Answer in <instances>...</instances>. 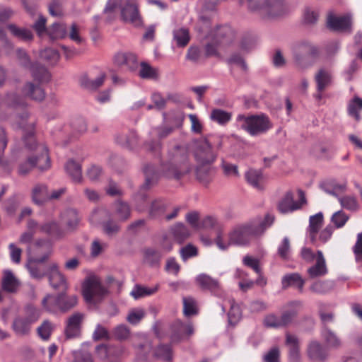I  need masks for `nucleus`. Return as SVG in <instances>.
<instances>
[{"mask_svg": "<svg viewBox=\"0 0 362 362\" xmlns=\"http://www.w3.org/2000/svg\"><path fill=\"white\" fill-rule=\"evenodd\" d=\"M173 39L178 47H184L189 42L190 36L187 28H181L173 30Z\"/></svg>", "mask_w": 362, "mask_h": 362, "instance_id": "49", "label": "nucleus"}, {"mask_svg": "<svg viewBox=\"0 0 362 362\" xmlns=\"http://www.w3.org/2000/svg\"><path fill=\"white\" fill-rule=\"evenodd\" d=\"M137 140V135L133 130L119 133L115 137V141L118 144L129 149L136 145Z\"/></svg>", "mask_w": 362, "mask_h": 362, "instance_id": "31", "label": "nucleus"}, {"mask_svg": "<svg viewBox=\"0 0 362 362\" xmlns=\"http://www.w3.org/2000/svg\"><path fill=\"white\" fill-rule=\"evenodd\" d=\"M180 254L182 259L185 262L189 258L194 257L198 255L197 247L191 243L187 244L180 250Z\"/></svg>", "mask_w": 362, "mask_h": 362, "instance_id": "60", "label": "nucleus"}, {"mask_svg": "<svg viewBox=\"0 0 362 362\" xmlns=\"http://www.w3.org/2000/svg\"><path fill=\"white\" fill-rule=\"evenodd\" d=\"M90 221L93 224H100L103 233L108 237L115 236L121 229L118 221L113 220L110 211L105 209L94 210Z\"/></svg>", "mask_w": 362, "mask_h": 362, "instance_id": "7", "label": "nucleus"}, {"mask_svg": "<svg viewBox=\"0 0 362 362\" xmlns=\"http://www.w3.org/2000/svg\"><path fill=\"white\" fill-rule=\"evenodd\" d=\"M72 362H93L91 354L85 351H75L73 352Z\"/></svg>", "mask_w": 362, "mask_h": 362, "instance_id": "64", "label": "nucleus"}, {"mask_svg": "<svg viewBox=\"0 0 362 362\" xmlns=\"http://www.w3.org/2000/svg\"><path fill=\"white\" fill-rule=\"evenodd\" d=\"M158 290V286L154 288H146L140 286H136L131 292V295L135 298L138 299L141 297L150 296L156 293Z\"/></svg>", "mask_w": 362, "mask_h": 362, "instance_id": "61", "label": "nucleus"}, {"mask_svg": "<svg viewBox=\"0 0 362 362\" xmlns=\"http://www.w3.org/2000/svg\"><path fill=\"white\" fill-rule=\"evenodd\" d=\"M274 216L270 214L265 215L264 218H257L248 222L235 225L228 234V241L223 240V235L220 233L216 235L215 243L222 250L228 248L231 245L246 246L254 239L262 235L267 229L272 226L274 221Z\"/></svg>", "mask_w": 362, "mask_h": 362, "instance_id": "3", "label": "nucleus"}, {"mask_svg": "<svg viewBox=\"0 0 362 362\" xmlns=\"http://www.w3.org/2000/svg\"><path fill=\"white\" fill-rule=\"evenodd\" d=\"M361 110H362V99L356 96L349 102L348 106L349 115L358 121L360 119L359 111Z\"/></svg>", "mask_w": 362, "mask_h": 362, "instance_id": "54", "label": "nucleus"}, {"mask_svg": "<svg viewBox=\"0 0 362 362\" xmlns=\"http://www.w3.org/2000/svg\"><path fill=\"white\" fill-rule=\"evenodd\" d=\"M168 157L166 161L162 162L160 171L156 170L151 164L144 167V187L148 188L156 182L161 174L168 178L178 180L191 170V167L187 163L188 152L185 146H175L169 150Z\"/></svg>", "mask_w": 362, "mask_h": 362, "instance_id": "2", "label": "nucleus"}, {"mask_svg": "<svg viewBox=\"0 0 362 362\" xmlns=\"http://www.w3.org/2000/svg\"><path fill=\"white\" fill-rule=\"evenodd\" d=\"M28 310L30 313L28 317H18L13 322V329L18 335L28 334L30 332L31 324L35 322L40 317L38 310L33 307H28Z\"/></svg>", "mask_w": 362, "mask_h": 362, "instance_id": "12", "label": "nucleus"}, {"mask_svg": "<svg viewBox=\"0 0 362 362\" xmlns=\"http://www.w3.org/2000/svg\"><path fill=\"white\" fill-rule=\"evenodd\" d=\"M112 214L118 221L124 222L131 217L132 209L130 206L121 200H117L112 204Z\"/></svg>", "mask_w": 362, "mask_h": 362, "instance_id": "25", "label": "nucleus"}, {"mask_svg": "<svg viewBox=\"0 0 362 362\" xmlns=\"http://www.w3.org/2000/svg\"><path fill=\"white\" fill-rule=\"evenodd\" d=\"M211 163H198L196 168L197 179L204 185L208 184L212 179L213 170Z\"/></svg>", "mask_w": 362, "mask_h": 362, "instance_id": "35", "label": "nucleus"}, {"mask_svg": "<svg viewBox=\"0 0 362 362\" xmlns=\"http://www.w3.org/2000/svg\"><path fill=\"white\" fill-rule=\"evenodd\" d=\"M170 232L175 240L179 243H183L189 236L188 228L182 223H177L170 228Z\"/></svg>", "mask_w": 362, "mask_h": 362, "instance_id": "42", "label": "nucleus"}, {"mask_svg": "<svg viewBox=\"0 0 362 362\" xmlns=\"http://www.w3.org/2000/svg\"><path fill=\"white\" fill-rule=\"evenodd\" d=\"M144 316L145 312L143 309H133L129 311L127 320L132 325H137Z\"/></svg>", "mask_w": 362, "mask_h": 362, "instance_id": "63", "label": "nucleus"}, {"mask_svg": "<svg viewBox=\"0 0 362 362\" xmlns=\"http://www.w3.org/2000/svg\"><path fill=\"white\" fill-rule=\"evenodd\" d=\"M183 312L187 317L194 315L197 313V303L192 297L183 298Z\"/></svg>", "mask_w": 362, "mask_h": 362, "instance_id": "56", "label": "nucleus"}, {"mask_svg": "<svg viewBox=\"0 0 362 362\" xmlns=\"http://www.w3.org/2000/svg\"><path fill=\"white\" fill-rule=\"evenodd\" d=\"M106 78V74L101 73L95 79H90L86 74L82 75L79 78L80 86L88 90H96L102 86Z\"/></svg>", "mask_w": 362, "mask_h": 362, "instance_id": "29", "label": "nucleus"}, {"mask_svg": "<svg viewBox=\"0 0 362 362\" xmlns=\"http://www.w3.org/2000/svg\"><path fill=\"white\" fill-rule=\"evenodd\" d=\"M282 287L287 288L289 286L296 287L302 293L305 284V280L298 273H291L286 274L281 280Z\"/></svg>", "mask_w": 362, "mask_h": 362, "instance_id": "30", "label": "nucleus"}, {"mask_svg": "<svg viewBox=\"0 0 362 362\" xmlns=\"http://www.w3.org/2000/svg\"><path fill=\"white\" fill-rule=\"evenodd\" d=\"M236 120L241 123V128L247 131L251 136L264 134L272 128L269 119L264 115L247 117L244 115H238Z\"/></svg>", "mask_w": 362, "mask_h": 362, "instance_id": "6", "label": "nucleus"}, {"mask_svg": "<svg viewBox=\"0 0 362 362\" xmlns=\"http://www.w3.org/2000/svg\"><path fill=\"white\" fill-rule=\"evenodd\" d=\"M52 330V324L48 320H45L37 328V334L43 340H47L49 339Z\"/></svg>", "mask_w": 362, "mask_h": 362, "instance_id": "62", "label": "nucleus"}, {"mask_svg": "<svg viewBox=\"0 0 362 362\" xmlns=\"http://www.w3.org/2000/svg\"><path fill=\"white\" fill-rule=\"evenodd\" d=\"M286 344L288 346L289 361L300 362V354L298 337L291 334H286Z\"/></svg>", "mask_w": 362, "mask_h": 362, "instance_id": "27", "label": "nucleus"}, {"mask_svg": "<svg viewBox=\"0 0 362 362\" xmlns=\"http://www.w3.org/2000/svg\"><path fill=\"white\" fill-rule=\"evenodd\" d=\"M65 170L72 180L81 183L83 180L81 165L73 159L69 160L65 165Z\"/></svg>", "mask_w": 362, "mask_h": 362, "instance_id": "36", "label": "nucleus"}, {"mask_svg": "<svg viewBox=\"0 0 362 362\" xmlns=\"http://www.w3.org/2000/svg\"><path fill=\"white\" fill-rule=\"evenodd\" d=\"M35 245L37 248H45L47 252L42 257L35 258L33 261L27 265V268L33 278L41 279L44 276H47V273L42 267L39 266L37 264L44 262L48 258L50 254L51 244L48 239H39L35 241Z\"/></svg>", "mask_w": 362, "mask_h": 362, "instance_id": "9", "label": "nucleus"}, {"mask_svg": "<svg viewBox=\"0 0 362 362\" xmlns=\"http://www.w3.org/2000/svg\"><path fill=\"white\" fill-rule=\"evenodd\" d=\"M322 223L323 214L322 212H319L310 217L308 233V238L313 244H315L317 242V235L322 226Z\"/></svg>", "mask_w": 362, "mask_h": 362, "instance_id": "28", "label": "nucleus"}, {"mask_svg": "<svg viewBox=\"0 0 362 362\" xmlns=\"http://www.w3.org/2000/svg\"><path fill=\"white\" fill-rule=\"evenodd\" d=\"M195 281L202 290H207L213 293H216L219 291V282L209 275L201 274L196 277Z\"/></svg>", "mask_w": 362, "mask_h": 362, "instance_id": "23", "label": "nucleus"}, {"mask_svg": "<svg viewBox=\"0 0 362 362\" xmlns=\"http://www.w3.org/2000/svg\"><path fill=\"white\" fill-rule=\"evenodd\" d=\"M223 137L218 134H208L193 142V153L197 163H212L222 149Z\"/></svg>", "mask_w": 362, "mask_h": 362, "instance_id": "4", "label": "nucleus"}, {"mask_svg": "<svg viewBox=\"0 0 362 362\" xmlns=\"http://www.w3.org/2000/svg\"><path fill=\"white\" fill-rule=\"evenodd\" d=\"M16 53L19 65L29 70L33 66L35 62L31 61L28 52L24 49L18 48L16 49Z\"/></svg>", "mask_w": 362, "mask_h": 362, "instance_id": "53", "label": "nucleus"}, {"mask_svg": "<svg viewBox=\"0 0 362 362\" xmlns=\"http://www.w3.org/2000/svg\"><path fill=\"white\" fill-rule=\"evenodd\" d=\"M78 303L76 295H68L66 290L57 294H47L42 300L44 310L49 313H65L73 309Z\"/></svg>", "mask_w": 362, "mask_h": 362, "instance_id": "5", "label": "nucleus"}, {"mask_svg": "<svg viewBox=\"0 0 362 362\" xmlns=\"http://www.w3.org/2000/svg\"><path fill=\"white\" fill-rule=\"evenodd\" d=\"M167 202L162 199H156L153 200L149 208V216L152 218H156L162 215L167 208Z\"/></svg>", "mask_w": 362, "mask_h": 362, "instance_id": "47", "label": "nucleus"}, {"mask_svg": "<svg viewBox=\"0 0 362 362\" xmlns=\"http://www.w3.org/2000/svg\"><path fill=\"white\" fill-rule=\"evenodd\" d=\"M163 255L160 250L149 247L144 252V262L151 267H158Z\"/></svg>", "mask_w": 362, "mask_h": 362, "instance_id": "33", "label": "nucleus"}, {"mask_svg": "<svg viewBox=\"0 0 362 362\" xmlns=\"http://www.w3.org/2000/svg\"><path fill=\"white\" fill-rule=\"evenodd\" d=\"M210 118L214 122L221 125L226 124L232 118V114L221 109H214L211 111Z\"/></svg>", "mask_w": 362, "mask_h": 362, "instance_id": "46", "label": "nucleus"}, {"mask_svg": "<svg viewBox=\"0 0 362 362\" xmlns=\"http://www.w3.org/2000/svg\"><path fill=\"white\" fill-rule=\"evenodd\" d=\"M47 33L53 40L63 38L66 35V28L64 24L54 23L47 28Z\"/></svg>", "mask_w": 362, "mask_h": 362, "instance_id": "50", "label": "nucleus"}, {"mask_svg": "<svg viewBox=\"0 0 362 362\" xmlns=\"http://www.w3.org/2000/svg\"><path fill=\"white\" fill-rule=\"evenodd\" d=\"M315 80L317 83V92H322L330 83L331 75L325 69H320L315 75Z\"/></svg>", "mask_w": 362, "mask_h": 362, "instance_id": "45", "label": "nucleus"}, {"mask_svg": "<svg viewBox=\"0 0 362 362\" xmlns=\"http://www.w3.org/2000/svg\"><path fill=\"white\" fill-rule=\"evenodd\" d=\"M197 30L198 32L204 34L206 37H209L211 33V20L209 16L202 15L199 17L198 23L197 25Z\"/></svg>", "mask_w": 362, "mask_h": 362, "instance_id": "57", "label": "nucleus"}, {"mask_svg": "<svg viewBox=\"0 0 362 362\" xmlns=\"http://www.w3.org/2000/svg\"><path fill=\"white\" fill-rule=\"evenodd\" d=\"M47 276L49 284L54 289L66 290L68 285L65 277L59 271L56 264H52L48 270Z\"/></svg>", "mask_w": 362, "mask_h": 362, "instance_id": "14", "label": "nucleus"}, {"mask_svg": "<svg viewBox=\"0 0 362 362\" xmlns=\"http://www.w3.org/2000/svg\"><path fill=\"white\" fill-rule=\"evenodd\" d=\"M327 27L335 31H343L347 30L351 25V18L349 16L337 17L332 13L327 16Z\"/></svg>", "mask_w": 362, "mask_h": 362, "instance_id": "17", "label": "nucleus"}, {"mask_svg": "<svg viewBox=\"0 0 362 362\" xmlns=\"http://www.w3.org/2000/svg\"><path fill=\"white\" fill-rule=\"evenodd\" d=\"M40 231L54 239L61 238L64 235V230L56 221H47L40 224Z\"/></svg>", "mask_w": 362, "mask_h": 362, "instance_id": "26", "label": "nucleus"}, {"mask_svg": "<svg viewBox=\"0 0 362 362\" xmlns=\"http://www.w3.org/2000/svg\"><path fill=\"white\" fill-rule=\"evenodd\" d=\"M5 103L16 111H21L15 113L13 125L28 131V134L24 136L25 145L28 148L35 150L36 152L35 155L28 157L26 161L20 163L18 169V174L25 175L35 167L41 171L48 170L51 165L48 149L44 144H36L33 134L34 124L28 122L29 114L25 109L26 103L24 98L16 93H9L6 95Z\"/></svg>", "mask_w": 362, "mask_h": 362, "instance_id": "1", "label": "nucleus"}, {"mask_svg": "<svg viewBox=\"0 0 362 362\" xmlns=\"http://www.w3.org/2000/svg\"><path fill=\"white\" fill-rule=\"evenodd\" d=\"M328 272L325 259L322 251L316 254V262L308 269V274L310 279H315L326 275Z\"/></svg>", "mask_w": 362, "mask_h": 362, "instance_id": "16", "label": "nucleus"}, {"mask_svg": "<svg viewBox=\"0 0 362 362\" xmlns=\"http://www.w3.org/2000/svg\"><path fill=\"white\" fill-rule=\"evenodd\" d=\"M277 254L284 260L289 259L291 254V245L288 237L284 238L281 243L278 246Z\"/></svg>", "mask_w": 362, "mask_h": 362, "instance_id": "59", "label": "nucleus"}, {"mask_svg": "<svg viewBox=\"0 0 362 362\" xmlns=\"http://www.w3.org/2000/svg\"><path fill=\"white\" fill-rule=\"evenodd\" d=\"M293 52L297 60L300 58L315 55L317 52V48L307 40L296 42L293 47Z\"/></svg>", "mask_w": 362, "mask_h": 362, "instance_id": "21", "label": "nucleus"}, {"mask_svg": "<svg viewBox=\"0 0 362 362\" xmlns=\"http://www.w3.org/2000/svg\"><path fill=\"white\" fill-rule=\"evenodd\" d=\"M105 293V288L97 278H88L83 283V296L88 303H98L102 300Z\"/></svg>", "mask_w": 362, "mask_h": 362, "instance_id": "10", "label": "nucleus"}, {"mask_svg": "<svg viewBox=\"0 0 362 362\" xmlns=\"http://www.w3.org/2000/svg\"><path fill=\"white\" fill-rule=\"evenodd\" d=\"M61 218L69 230L75 229L79 222L78 212L74 209H69L64 211Z\"/></svg>", "mask_w": 362, "mask_h": 362, "instance_id": "38", "label": "nucleus"}, {"mask_svg": "<svg viewBox=\"0 0 362 362\" xmlns=\"http://www.w3.org/2000/svg\"><path fill=\"white\" fill-rule=\"evenodd\" d=\"M201 226L204 228L214 229L217 235L220 233L223 235V224L214 216H208L204 218Z\"/></svg>", "mask_w": 362, "mask_h": 362, "instance_id": "48", "label": "nucleus"}, {"mask_svg": "<svg viewBox=\"0 0 362 362\" xmlns=\"http://www.w3.org/2000/svg\"><path fill=\"white\" fill-rule=\"evenodd\" d=\"M334 284L330 280L316 281L310 286V290L317 294H325L333 289Z\"/></svg>", "mask_w": 362, "mask_h": 362, "instance_id": "43", "label": "nucleus"}, {"mask_svg": "<svg viewBox=\"0 0 362 362\" xmlns=\"http://www.w3.org/2000/svg\"><path fill=\"white\" fill-rule=\"evenodd\" d=\"M82 318L83 315L79 313H76L68 318L65 329L66 338L71 339L78 336Z\"/></svg>", "mask_w": 362, "mask_h": 362, "instance_id": "18", "label": "nucleus"}, {"mask_svg": "<svg viewBox=\"0 0 362 362\" xmlns=\"http://www.w3.org/2000/svg\"><path fill=\"white\" fill-rule=\"evenodd\" d=\"M307 353L308 357L316 361H324L327 357V351L317 341H312L308 346Z\"/></svg>", "mask_w": 362, "mask_h": 362, "instance_id": "24", "label": "nucleus"}, {"mask_svg": "<svg viewBox=\"0 0 362 362\" xmlns=\"http://www.w3.org/2000/svg\"><path fill=\"white\" fill-rule=\"evenodd\" d=\"M7 28L13 36L21 40L29 41L33 39V35L32 32L27 28H19L12 23L8 24Z\"/></svg>", "mask_w": 362, "mask_h": 362, "instance_id": "44", "label": "nucleus"}, {"mask_svg": "<svg viewBox=\"0 0 362 362\" xmlns=\"http://www.w3.org/2000/svg\"><path fill=\"white\" fill-rule=\"evenodd\" d=\"M48 194L47 186L42 184H37L33 187L32 191L33 201L37 205L40 206L48 199Z\"/></svg>", "mask_w": 362, "mask_h": 362, "instance_id": "39", "label": "nucleus"}, {"mask_svg": "<svg viewBox=\"0 0 362 362\" xmlns=\"http://www.w3.org/2000/svg\"><path fill=\"white\" fill-rule=\"evenodd\" d=\"M302 303L300 301H292L288 303L280 317L282 327L291 324L298 313V308Z\"/></svg>", "mask_w": 362, "mask_h": 362, "instance_id": "20", "label": "nucleus"}, {"mask_svg": "<svg viewBox=\"0 0 362 362\" xmlns=\"http://www.w3.org/2000/svg\"><path fill=\"white\" fill-rule=\"evenodd\" d=\"M153 354L158 359L170 361L173 357L171 346L170 344H160L156 349Z\"/></svg>", "mask_w": 362, "mask_h": 362, "instance_id": "51", "label": "nucleus"}, {"mask_svg": "<svg viewBox=\"0 0 362 362\" xmlns=\"http://www.w3.org/2000/svg\"><path fill=\"white\" fill-rule=\"evenodd\" d=\"M19 285L18 279L14 276L11 271L4 272L2 280V288L4 291L13 293L15 292Z\"/></svg>", "mask_w": 362, "mask_h": 362, "instance_id": "40", "label": "nucleus"}, {"mask_svg": "<svg viewBox=\"0 0 362 362\" xmlns=\"http://www.w3.org/2000/svg\"><path fill=\"white\" fill-rule=\"evenodd\" d=\"M300 208V204L295 202L291 192H287L279 201L277 209L281 214L293 212Z\"/></svg>", "mask_w": 362, "mask_h": 362, "instance_id": "22", "label": "nucleus"}, {"mask_svg": "<svg viewBox=\"0 0 362 362\" xmlns=\"http://www.w3.org/2000/svg\"><path fill=\"white\" fill-rule=\"evenodd\" d=\"M247 182L258 190L264 188V177L260 170L250 169L245 173Z\"/></svg>", "mask_w": 362, "mask_h": 362, "instance_id": "37", "label": "nucleus"}, {"mask_svg": "<svg viewBox=\"0 0 362 362\" xmlns=\"http://www.w3.org/2000/svg\"><path fill=\"white\" fill-rule=\"evenodd\" d=\"M170 339L172 342H179L185 336H190L194 333L192 324L183 323L180 320L175 321L171 325Z\"/></svg>", "mask_w": 362, "mask_h": 362, "instance_id": "13", "label": "nucleus"}, {"mask_svg": "<svg viewBox=\"0 0 362 362\" xmlns=\"http://www.w3.org/2000/svg\"><path fill=\"white\" fill-rule=\"evenodd\" d=\"M232 35V30L228 26H219L217 27L216 30L211 31L209 37H211L214 41L221 44L227 42L226 39H230Z\"/></svg>", "mask_w": 362, "mask_h": 362, "instance_id": "41", "label": "nucleus"}, {"mask_svg": "<svg viewBox=\"0 0 362 362\" xmlns=\"http://www.w3.org/2000/svg\"><path fill=\"white\" fill-rule=\"evenodd\" d=\"M22 93L25 97L39 102L42 101L45 98L43 88L39 84L30 81L25 83L22 88Z\"/></svg>", "mask_w": 362, "mask_h": 362, "instance_id": "19", "label": "nucleus"}, {"mask_svg": "<svg viewBox=\"0 0 362 362\" xmlns=\"http://www.w3.org/2000/svg\"><path fill=\"white\" fill-rule=\"evenodd\" d=\"M139 76L142 78L156 79L158 76V70L148 64L142 62L139 70Z\"/></svg>", "mask_w": 362, "mask_h": 362, "instance_id": "55", "label": "nucleus"}, {"mask_svg": "<svg viewBox=\"0 0 362 362\" xmlns=\"http://www.w3.org/2000/svg\"><path fill=\"white\" fill-rule=\"evenodd\" d=\"M121 20L125 23L134 27L143 25V19L139 11V5L135 1L127 0L120 7Z\"/></svg>", "mask_w": 362, "mask_h": 362, "instance_id": "11", "label": "nucleus"}, {"mask_svg": "<svg viewBox=\"0 0 362 362\" xmlns=\"http://www.w3.org/2000/svg\"><path fill=\"white\" fill-rule=\"evenodd\" d=\"M29 70L33 79L39 83L49 81L51 78L50 74L44 66L37 62H35L34 64Z\"/></svg>", "mask_w": 362, "mask_h": 362, "instance_id": "32", "label": "nucleus"}, {"mask_svg": "<svg viewBox=\"0 0 362 362\" xmlns=\"http://www.w3.org/2000/svg\"><path fill=\"white\" fill-rule=\"evenodd\" d=\"M186 59L192 62L198 63L206 58L199 47L191 46L187 50Z\"/></svg>", "mask_w": 362, "mask_h": 362, "instance_id": "58", "label": "nucleus"}, {"mask_svg": "<svg viewBox=\"0 0 362 362\" xmlns=\"http://www.w3.org/2000/svg\"><path fill=\"white\" fill-rule=\"evenodd\" d=\"M248 8L258 11L264 17L272 18L281 15L284 10L283 0H247Z\"/></svg>", "mask_w": 362, "mask_h": 362, "instance_id": "8", "label": "nucleus"}, {"mask_svg": "<svg viewBox=\"0 0 362 362\" xmlns=\"http://www.w3.org/2000/svg\"><path fill=\"white\" fill-rule=\"evenodd\" d=\"M114 64L118 66H124L129 71H134L138 67V61L132 53L118 52L113 58Z\"/></svg>", "mask_w": 362, "mask_h": 362, "instance_id": "15", "label": "nucleus"}, {"mask_svg": "<svg viewBox=\"0 0 362 362\" xmlns=\"http://www.w3.org/2000/svg\"><path fill=\"white\" fill-rule=\"evenodd\" d=\"M326 305L324 303H319L318 305V314L322 323V327H329L328 324L333 322L334 320V314L332 312L325 311Z\"/></svg>", "mask_w": 362, "mask_h": 362, "instance_id": "52", "label": "nucleus"}, {"mask_svg": "<svg viewBox=\"0 0 362 362\" xmlns=\"http://www.w3.org/2000/svg\"><path fill=\"white\" fill-rule=\"evenodd\" d=\"M320 334L327 346L337 349L341 346V339L334 331L329 327L321 328Z\"/></svg>", "mask_w": 362, "mask_h": 362, "instance_id": "34", "label": "nucleus"}]
</instances>
